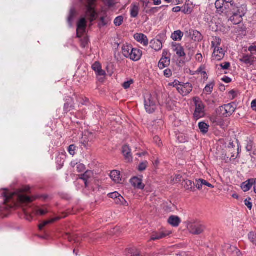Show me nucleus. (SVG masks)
Returning <instances> with one entry per match:
<instances>
[{
    "instance_id": "45",
    "label": "nucleus",
    "mask_w": 256,
    "mask_h": 256,
    "mask_svg": "<svg viewBox=\"0 0 256 256\" xmlns=\"http://www.w3.org/2000/svg\"><path fill=\"white\" fill-rule=\"evenodd\" d=\"M76 168L78 172H81L85 170L86 167L82 164H76Z\"/></svg>"
},
{
    "instance_id": "58",
    "label": "nucleus",
    "mask_w": 256,
    "mask_h": 256,
    "mask_svg": "<svg viewBox=\"0 0 256 256\" xmlns=\"http://www.w3.org/2000/svg\"><path fill=\"white\" fill-rule=\"evenodd\" d=\"M96 72L98 76H104L106 75V72L102 69V68Z\"/></svg>"
},
{
    "instance_id": "39",
    "label": "nucleus",
    "mask_w": 256,
    "mask_h": 256,
    "mask_svg": "<svg viewBox=\"0 0 256 256\" xmlns=\"http://www.w3.org/2000/svg\"><path fill=\"white\" fill-rule=\"evenodd\" d=\"M64 110L66 112H68L74 109V106L72 104L71 102H66L64 104Z\"/></svg>"
},
{
    "instance_id": "26",
    "label": "nucleus",
    "mask_w": 256,
    "mask_h": 256,
    "mask_svg": "<svg viewBox=\"0 0 256 256\" xmlns=\"http://www.w3.org/2000/svg\"><path fill=\"white\" fill-rule=\"evenodd\" d=\"M60 219V217H56L50 220L44 221L38 226L39 230H42L44 227L45 226H47L48 224H52Z\"/></svg>"
},
{
    "instance_id": "14",
    "label": "nucleus",
    "mask_w": 256,
    "mask_h": 256,
    "mask_svg": "<svg viewBox=\"0 0 256 256\" xmlns=\"http://www.w3.org/2000/svg\"><path fill=\"white\" fill-rule=\"evenodd\" d=\"M134 39L138 42H140L144 46H147L148 40L146 36L142 34H136L134 35Z\"/></svg>"
},
{
    "instance_id": "3",
    "label": "nucleus",
    "mask_w": 256,
    "mask_h": 256,
    "mask_svg": "<svg viewBox=\"0 0 256 256\" xmlns=\"http://www.w3.org/2000/svg\"><path fill=\"white\" fill-rule=\"evenodd\" d=\"M215 6L218 14H224L227 17L230 16L233 11L238 8L233 4H224L223 0H217L215 2Z\"/></svg>"
},
{
    "instance_id": "35",
    "label": "nucleus",
    "mask_w": 256,
    "mask_h": 256,
    "mask_svg": "<svg viewBox=\"0 0 256 256\" xmlns=\"http://www.w3.org/2000/svg\"><path fill=\"white\" fill-rule=\"evenodd\" d=\"M140 252L135 248H130L128 250L126 256H140Z\"/></svg>"
},
{
    "instance_id": "15",
    "label": "nucleus",
    "mask_w": 256,
    "mask_h": 256,
    "mask_svg": "<svg viewBox=\"0 0 256 256\" xmlns=\"http://www.w3.org/2000/svg\"><path fill=\"white\" fill-rule=\"evenodd\" d=\"M122 152L126 160L128 162H130L132 161V156L130 150L128 146L124 145L122 146Z\"/></svg>"
},
{
    "instance_id": "25",
    "label": "nucleus",
    "mask_w": 256,
    "mask_h": 256,
    "mask_svg": "<svg viewBox=\"0 0 256 256\" xmlns=\"http://www.w3.org/2000/svg\"><path fill=\"white\" fill-rule=\"evenodd\" d=\"M120 176V172L116 170L112 171L110 174V177L112 180L116 183H119L121 181Z\"/></svg>"
},
{
    "instance_id": "23",
    "label": "nucleus",
    "mask_w": 256,
    "mask_h": 256,
    "mask_svg": "<svg viewBox=\"0 0 256 256\" xmlns=\"http://www.w3.org/2000/svg\"><path fill=\"white\" fill-rule=\"evenodd\" d=\"M151 48L156 51L160 50L162 48V42L158 40H152L150 42Z\"/></svg>"
},
{
    "instance_id": "47",
    "label": "nucleus",
    "mask_w": 256,
    "mask_h": 256,
    "mask_svg": "<svg viewBox=\"0 0 256 256\" xmlns=\"http://www.w3.org/2000/svg\"><path fill=\"white\" fill-rule=\"evenodd\" d=\"M102 68L100 64L98 62H95L92 66V69L95 72H96L99 69H100Z\"/></svg>"
},
{
    "instance_id": "29",
    "label": "nucleus",
    "mask_w": 256,
    "mask_h": 256,
    "mask_svg": "<svg viewBox=\"0 0 256 256\" xmlns=\"http://www.w3.org/2000/svg\"><path fill=\"white\" fill-rule=\"evenodd\" d=\"M240 61L247 64L252 65L254 60L251 56L246 55L240 59Z\"/></svg>"
},
{
    "instance_id": "21",
    "label": "nucleus",
    "mask_w": 256,
    "mask_h": 256,
    "mask_svg": "<svg viewBox=\"0 0 256 256\" xmlns=\"http://www.w3.org/2000/svg\"><path fill=\"white\" fill-rule=\"evenodd\" d=\"M93 175L92 171L87 170L84 174L80 175V178L84 182L85 186H88V180L91 178Z\"/></svg>"
},
{
    "instance_id": "22",
    "label": "nucleus",
    "mask_w": 256,
    "mask_h": 256,
    "mask_svg": "<svg viewBox=\"0 0 256 256\" xmlns=\"http://www.w3.org/2000/svg\"><path fill=\"white\" fill-rule=\"evenodd\" d=\"M170 234L164 232H154L150 237V240H158L161 239L162 238H164L166 237V236H168Z\"/></svg>"
},
{
    "instance_id": "46",
    "label": "nucleus",
    "mask_w": 256,
    "mask_h": 256,
    "mask_svg": "<svg viewBox=\"0 0 256 256\" xmlns=\"http://www.w3.org/2000/svg\"><path fill=\"white\" fill-rule=\"evenodd\" d=\"M147 166L148 162L146 161L141 162L138 166V170L140 172L144 171L146 169Z\"/></svg>"
},
{
    "instance_id": "27",
    "label": "nucleus",
    "mask_w": 256,
    "mask_h": 256,
    "mask_svg": "<svg viewBox=\"0 0 256 256\" xmlns=\"http://www.w3.org/2000/svg\"><path fill=\"white\" fill-rule=\"evenodd\" d=\"M184 180V184H183V185L186 189L188 190H190L192 192L194 191L195 184L193 182L188 180Z\"/></svg>"
},
{
    "instance_id": "41",
    "label": "nucleus",
    "mask_w": 256,
    "mask_h": 256,
    "mask_svg": "<svg viewBox=\"0 0 256 256\" xmlns=\"http://www.w3.org/2000/svg\"><path fill=\"white\" fill-rule=\"evenodd\" d=\"M100 23L99 24L100 26H106L110 22L108 18L102 16L100 18Z\"/></svg>"
},
{
    "instance_id": "9",
    "label": "nucleus",
    "mask_w": 256,
    "mask_h": 256,
    "mask_svg": "<svg viewBox=\"0 0 256 256\" xmlns=\"http://www.w3.org/2000/svg\"><path fill=\"white\" fill-rule=\"evenodd\" d=\"M81 2L85 4L86 8V13L90 16V22L94 21L96 18V14L92 6L96 0H80Z\"/></svg>"
},
{
    "instance_id": "19",
    "label": "nucleus",
    "mask_w": 256,
    "mask_h": 256,
    "mask_svg": "<svg viewBox=\"0 0 256 256\" xmlns=\"http://www.w3.org/2000/svg\"><path fill=\"white\" fill-rule=\"evenodd\" d=\"M170 58H162L158 64V67L162 70L170 66Z\"/></svg>"
},
{
    "instance_id": "61",
    "label": "nucleus",
    "mask_w": 256,
    "mask_h": 256,
    "mask_svg": "<svg viewBox=\"0 0 256 256\" xmlns=\"http://www.w3.org/2000/svg\"><path fill=\"white\" fill-rule=\"evenodd\" d=\"M196 60L199 62H201L202 60V56L201 54H198L196 56Z\"/></svg>"
},
{
    "instance_id": "42",
    "label": "nucleus",
    "mask_w": 256,
    "mask_h": 256,
    "mask_svg": "<svg viewBox=\"0 0 256 256\" xmlns=\"http://www.w3.org/2000/svg\"><path fill=\"white\" fill-rule=\"evenodd\" d=\"M124 20V18L122 16H118L116 17L114 20V24L116 26H120Z\"/></svg>"
},
{
    "instance_id": "33",
    "label": "nucleus",
    "mask_w": 256,
    "mask_h": 256,
    "mask_svg": "<svg viewBox=\"0 0 256 256\" xmlns=\"http://www.w3.org/2000/svg\"><path fill=\"white\" fill-rule=\"evenodd\" d=\"M76 14V11L74 8H71L69 16L68 18V22L70 25H72L74 18Z\"/></svg>"
},
{
    "instance_id": "44",
    "label": "nucleus",
    "mask_w": 256,
    "mask_h": 256,
    "mask_svg": "<svg viewBox=\"0 0 256 256\" xmlns=\"http://www.w3.org/2000/svg\"><path fill=\"white\" fill-rule=\"evenodd\" d=\"M182 12H184L185 14H190L192 12V10L189 6L188 5H184V6L182 7Z\"/></svg>"
},
{
    "instance_id": "8",
    "label": "nucleus",
    "mask_w": 256,
    "mask_h": 256,
    "mask_svg": "<svg viewBox=\"0 0 256 256\" xmlns=\"http://www.w3.org/2000/svg\"><path fill=\"white\" fill-rule=\"evenodd\" d=\"M236 109V105L234 103H230L219 107L218 111L222 116L226 118L231 116Z\"/></svg>"
},
{
    "instance_id": "20",
    "label": "nucleus",
    "mask_w": 256,
    "mask_h": 256,
    "mask_svg": "<svg viewBox=\"0 0 256 256\" xmlns=\"http://www.w3.org/2000/svg\"><path fill=\"white\" fill-rule=\"evenodd\" d=\"M172 48L174 51L176 52V54L180 57L185 56L186 54L184 48L179 44H173Z\"/></svg>"
},
{
    "instance_id": "59",
    "label": "nucleus",
    "mask_w": 256,
    "mask_h": 256,
    "mask_svg": "<svg viewBox=\"0 0 256 256\" xmlns=\"http://www.w3.org/2000/svg\"><path fill=\"white\" fill-rule=\"evenodd\" d=\"M182 176L180 174L176 175L174 179V180L176 182H180L182 180Z\"/></svg>"
},
{
    "instance_id": "5",
    "label": "nucleus",
    "mask_w": 256,
    "mask_h": 256,
    "mask_svg": "<svg viewBox=\"0 0 256 256\" xmlns=\"http://www.w3.org/2000/svg\"><path fill=\"white\" fill-rule=\"evenodd\" d=\"M187 228L190 234L199 235L204 232L205 226L198 220H192L187 222Z\"/></svg>"
},
{
    "instance_id": "11",
    "label": "nucleus",
    "mask_w": 256,
    "mask_h": 256,
    "mask_svg": "<svg viewBox=\"0 0 256 256\" xmlns=\"http://www.w3.org/2000/svg\"><path fill=\"white\" fill-rule=\"evenodd\" d=\"M192 85L190 83H186L182 85H180L177 88L178 92L183 96L189 94L192 91Z\"/></svg>"
},
{
    "instance_id": "55",
    "label": "nucleus",
    "mask_w": 256,
    "mask_h": 256,
    "mask_svg": "<svg viewBox=\"0 0 256 256\" xmlns=\"http://www.w3.org/2000/svg\"><path fill=\"white\" fill-rule=\"evenodd\" d=\"M230 63L226 62L220 64V67L224 70H228L230 67Z\"/></svg>"
},
{
    "instance_id": "34",
    "label": "nucleus",
    "mask_w": 256,
    "mask_h": 256,
    "mask_svg": "<svg viewBox=\"0 0 256 256\" xmlns=\"http://www.w3.org/2000/svg\"><path fill=\"white\" fill-rule=\"evenodd\" d=\"M216 54L218 55L217 56H214V52L212 54V58H214L216 60H221L224 58V55L222 48H220V50H218V52L216 53Z\"/></svg>"
},
{
    "instance_id": "18",
    "label": "nucleus",
    "mask_w": 256,
    "mask_h": 256,
    "mask_svg": "<svg viewBox=\"0 0 256 256\" xmlns=\"http://www.w3.org/2000/svg\"><path fill=\"white\" fill-rule=\"evenodd\" d=\"M86 20L85 18H82L80 20L77 24V35L78 36V32L82 31V32H84L85 29L86 28Z\"/></svg>"
},
{
    "instance_id": "36",
    "label": "nucleus",
    "mask_w": 256,
    "mask_h": 256,
    "mask_svg": "<svg viewBox=\"0 0 256 256\" xmlns=\"http://www.w3.org/2000/svg\"><path fill=\"white\" fill-rule=\"evenodd\" d=\"M114 202L117 204L120 205H128L126 201L124 199V198L120 194L118 197L114 200Z\"/></svg>"
},
{
    "instance_id": "64",
    "label": "nucleus",
    "mask_w": 256,
    "mask_h": 256,
    "mask_svg": "<svg viewBox=\"0 0 256 256\" xmlns=\"http://www.w3.org/2000/svg\"><path fill=\"white\" fill-rule=\"evenodd\" d=\"M248 50L250 51L251 52H256V46H250L248 48Z\"/></svg>"
},
{
    "instance_id": "38",
    "label": "nucleus",
    "mask_w": 256,
    "mask_h": 256,
    "mask_svg": "<svg viewBox=\"0 0 256 256\" xmlns=\"http://www.w3.org/2000/svg\"><path fill=\"white\" fill-rule=\"evenodd\" d=\"M214 86V82H211L206 86L204 90L206 92H208V94H211L212 92Z\"/></svg>"
},
{
    "instance_id": "32",
    "label": "nucleus",
    "mask_w": 256,
    "mask_h": 256,
    "mask_svg": "<svg viewBox=\"0 0 256 256\" xmlns=\"http://www.w3.org/2000/svg\"><path fill=\"white\" fill-rule=\"evenodd\" d=\"M248 238L250 242L256 246V231L250 232L248 234Z\"/></svg>"
},
{
    "instance_id": "49",
    "label": "nucleus",
    "mask_w": 256,
    "mask_h": 256,
    "mask_svg": "<svg viewBox=\"0 0 256 256\" xmlns=\"http://www.w3.org/2000/svg\"><path fill=\"white\" fill-rule=\"evenodd\" d=\"M120 194L117 192L108 194V196L112 198H113L114 200L120 196Z\"/></svg>"
},
{
    "instance_id": "56",
    "label": "nucleus",
    "mask_w": 256,
    "mask_h": 256,
    "mask_svg": "<svg viewBox=\"0 0 256 256\" xmlns=\"http://www.w3.org/2000/svg\"><path fill=\"white\" fill-rule=\"evenodd\" d=\"M196 188L200 190L202 188V186L204 185L203 184H202V182H200V179L196 180Z\"/></svg>"
},
{
    "instance_id": "60",
    "label": "nucleus",
    "mask_w": 256,
    "mask_h": 256,
    "mask_svg": "<svg viewBox=\"0 0 256 256\" xmlns=\"http://www.w3.org/2000/svg\"><path fill=\"white\" fill-rule=\"evenodd\" d=\"M222 80L226 83H230L232 82L231 78L226 76H225L224 78H223Z\"/></svg>"
},
{
    "instance_id": "4",
    "label": "nucleus",
    "mask_w": 256,
    "mask_h": 256,
    "mask_svg": "<svg viewBox=\"0 0 256 256\" xmlns=\"http://www.w3.org/2000/svg\"><path fill=\"white\" fill-rule=\"evenodd\" d=\"M158 104L157 98L156 94H146L144 95V108L149 114L153 113L156 108Z\"/></svg>"
},
{
    "instance_id": "57",
    "label": "nucleus",
    "mask_w": 256,
    "mask_h": 256,
    "mask_svg": "<svg viewBox=\"0 0 256 256\" xmlns=\"http://www.w3.org/2000/svg\"><path fill=\"white\" fill-rule=\"evenodd\" d=\"M200 182H202V184H203L204 186H207L208 187H210V188H214V186H212V184H210V183L208 182L207 181H206L200 178Z\"/></svg>"
},
{
    "instance_id": "7",
    "label": "nucleus",
    "mask_w": 256,
    "mask_h": 256,
    "mask_svg": "<svg viewBox=\"0 0 256 256\" xmlns=\"http://www.w3.org/2000/svg\"><path fill=\"white\" fill-rule=\"evenodd\" d=\"M193 100L196 107L194 118L195 120H198L205 115L204 106L202 102L197 98H194Z\"/></svg>"
},
{
    "instance_id": "2",
    "label": "nucleus",
    "mask_w": 256,
    "mask_h": 256,
    "mask_svg": "<svg viewBox=\"0 0 256 256\" xmlns=\"http://www.w3.org/2000/svg\"><path fill=\"white\" fill-rule=\"evenodd\" d=\"M122 54L124 57L136 62L140 60L142 56V52L138 49L133 48L128 44H124L122 47Z\"/></svg>"
},
{
    "instance_id": "63",
    "label": "nucleus",
    "mask_w": 256,
    "mask_h": 256,
    "mask_svg": "<svg viewBox=\"0 0 256 256\" xmlns=\"http://www.w3.org/2000/svg\"><path fill=\"white\" fill-rule=\"evenodd\" d=\"M251 107L253 110H256V100H254L252 102Z\"/></svg>"
},
{
    "instance_id": "12",
    "label": "nucleus",
    "mask_w": 256,
    "mask_h": 256,
    "mask_svg": "<svg viewBox=\"0 0 256 256\" xmlns=\"http://www.w3.org/2000/svg\"><path fill=\"white\" fill-rule=\"evenodd\" d=\"M188 36L195 42H200L202 40V34L198 30H190L189 32H186Z\"/></svg>"
},
{
    "instance_id": "51",
    "label": "nucleus",
    "mask_w": 256,
    "mask_h": 256,
    "mask_svg": "<svg viewBox=\"0 0 256 256\" xmlns=\"http://www.w3.org/2000/svg\"><path fill=\"white\" fill-rule=\"evenodd\" d=\"M63 236L64 239L68 240L69 242H71L73 240L76 242V240L74 237L68 233L65 234Z\"/></svg>"
},
{
    "instance_id": "28",
    "label": "nucleus",
    "mask_w": 256,
    "mask_h": 256,
    "mask_svg": "<svg viewBox=\"0 0 256 256\" xmlns=\"http://www.w3.org/2000/svg\"><path fill=\"white\" fill-rule=\"evenodd\" d=\"M184 36V33L180 30H176L172 34L171 38L175 41L180 40Z\"/></svg>"
},
{
    "instance_id": "6",
    "label": "nucleus",
    "mask_w": 256,
    "mask_h": 256,
    "mask_svg": "<svg viewBox=\"0 0 256 256\" xmlns=\"http://www.w3.org/2000/svg\"><path fill=\"white\" fill-rule=\"evenodd\" d=\"M246 14V10L242 7L237 8L233 12L232 14L227 17L228 20L231 21L234 24H238L242 21V17Z\"/></svg>"
},
{
    "instance_id": "37",
    "label": "nucleus",
    "mask_w": 256,
    "mask_h": 256,
    "mask_svg": "<svg viewBox=\"0 0 256 256\" xmlns=\"http://www.w3.org/2000/svg\"><path fill=\"white\" fill-rule=\"evenodd\" d=\"M34 212L36 215L44 216L48 212V210L46 209H41L38 208H35Z\"/></svg>"
},
{
    "instance_id": "16",
    "label": "nucleus",
    "mask_w": 256,
    "mask_h": 256,
    "mask_svg": "<svg viewBox=\"0 0 256 256\" xmlns=\"http://www.w3.org/2000/svg\"><path fill=\"white\" fill-rule=\"evenodd\" d=\"M130 183L132 186L142 190L144 185L142 183L141 179L138 177H134L130 180Z\"/></svg>"
},
{
    "instance_id": "1",
    "label": "nucleus",
    "mask_w": 256,
    "mask_h": 256,
    "mask_svg": "<svg viewBox=\"0 0 256 256\" xmlns=\"http://www.w3.org/2000/svg\"><path fill=\"white\" fill-rule=\"evenodd\" d=\"M3 195L4 198V202L0 207V212L10 210L16 206V202L28 204L34 200V198L24 194H17L14 193L4 192Z\"/></svg>"
},
{
    "instance_id": "53",
    "label": "nucleus",
    "mask_w": 256,
    "mask_h": 256,
    "mask_svg": "<svg viewBox=\"0 0 256 256\" xmlns=\"http://www.w3.org/2000/svg\"><path fill=\"white\" fill-rule=\"evenodd\" d=\"M251 200L250 198H249L248 200L246 199L244 200V204L250 210L252 208V203L250 202Z\"/></svg>"
},
{
    "instance_id": "17",
    "label": "nucleus",
    "mask_w": 256,
    "mask_h": 256,
    "mask_svg": "<svg viewBox=\"0 0 256 256\" xmlns=\"http://www.w3.org/2000/svg\"><path fill=\"white\" fill-rule=\"evenodd\" d=\"M168 222L174 227H178L181 222V220L178 216L172 215L169 217Z\"/></svg>"
},
{
    "instance_id": "52",
    "label": "nucleus",
    "mask_w": 256,
    "mask_h": 256,
    "mask_svg": "<svg viewBox=\"0 0 256 256\" xmlns=\"http://www.w3.org/2000/svg\"><path fill=\"white\" fill-rule=\"evenodd\" d=\"M164 74L166 77L170 78L172 76V72L170 69L167 68L164 70Z\"/></svg>"
},
{
    "instance_id": "13",
    "label": "nucleus",
    "mask_w": 256,
    "mask_h": 256,
    "mask_svg": "<svg viewBox=\"0 0 256 256\" xmlns=\"http://www.w3.org/2000/svg\"><path fill=\"white\" fill-rule=\"evenodd\" d=\"M256 182V179L254 178H250L244 182H242L241 184V188L243 190L244 192H246L248 191L252 186H254V184Z\"/></svg>"
},
{
    "instance_id": "48",
    "label": "nucleus",
    "mask_w": 256,
    "mask_h": 256,
    "mask_svg": "<svg viewBox=\"0 0 256 256\" xmlns=\"http://www.w3.org/2000/svg\"><path fill=\"white\" fill-rule=\"evenodd\" d=\"M86 136H84L83 138H82V144L85 147H87V146H91V141H86Z\"/></svg>"
},
{
    "instance_id": "50",
    "label": "nucleus",
    "mask_w": 256,
    "mask_h": 256,
    "mask_svg": "<svg viewBox=\"0 0 256 256\" xmlns=\"http://www.w3.org/2000/svg\"><path fill=\"white\" fill-rule=\"evenodd\" d=\"M134 83V80H130L127 82H125L122 84V86L125 89H127L129 88L132 84Z\"/></svg>"
},
{
    "instance_id": "62",
    "label": "nucleus",
    "mask_w": 256,
    "mask_h": 256,
    "mask_svg": "<svg viewBox=\"0 0 256 256\" xmlns=\"http://www.w3.org/2000/svg\"><path fill=\"white\" fill-rule=\"evenodd\" d=\"M182 8H181L180 6H176L172 8V11L174 12H178L182 10Z\"/></svg>"
},
{
    "instance_id": "43",
    "label": "nucleus",
    "mask_w": 256,
    "mask_h": 256,
    "mask_svg": "<svg viewBox=\"0 0 256 256\" xmlns=\"http://www.w3.org/2000/svg\"><path fill=\"white\" fill-rule=\"evenodd\" d=\"M76 146L74 144L70 145L68 148V152L70 155L74 156L76 154Z\"/></svg>"
},
{
    "instance_id": "10",
    "label": "nucleus",
    "mask_w": 256,
    "mask_h": 256,
    "mask_svg": "<svg viewBox=\"0 0 256 256\" xmlns=\"http://www.w3.org/2000/svg\"><path fill=\"white\" fill-rule=\"evenodd\" d=\"M237 149L236 148H234L232 143H230L228 146L226 154V158H224V160L226 162L231 160H234L236 158L235 154Z\"/></svg>"
},
{
    "instance_id": "24",
    "label": "nucleus",
    "mask_w": 256,
    "mask_h": 256,
    "mask_svg": "<svg viewBox=\"0 0 256 256\" xmlns=\"http://www.w3.org/2000/svg\"><path fill=\"white\" fill-rule=\"evenodd\" d=\"M221 44V40L219 38H216L214 41L212 42V47L214 48V56H217L218 55L216 53L220 50L219 46Z\"/></svg>"
},
{
    "instance_id": "30",
    "label": "nucleus",
    "mask_w": 256,
    "mask_h": 256,
    "mask_svg": "<svg viewBox=\"0 0 256 256\" xmlns=\"http://www.w3.org/2000/svg\"><path fill=\"white\" fill-rule=\"evenodd\" d=\"M198 128L203 134H206L208 130L209 126L204 122H200L198 124Z\"/></svg>"
},
{
    "instance_id": "31",
    "label": "nucleus",
    "mask_w": 256,
    "mask_h": 256,
    "mask_svg": "<svg viewBox=\"0 0 256 256\" xmlns=\"http://www.w3.org/2000/svg\"><path fill=\"white\" fill-rule=\"evenodd\" d=\"M139 12V7L136 5H133L130 10V16L132 18H136Z\"/></svg>"
},
{
    "instance_id": "54",
    "label": "nucleus",
    "mask_w": 256,
    "mask_h": 256,
    "mask_svg": "<svg viewBox=\"0 0 256 256\" xmlns=\"http://www.w3.org/2000/svg\"><path fill=\"white\" fill-rule=\"evenodd\" d=\"M154 142L159 146L160 147L162 144V143L161 142V140H160V138L158 136H155L154 138Z\"/></svg>"
},
{
    "instance_id": "40",
    "label": "nucleus",
    "mask_w": 256,
    "mask_h": 256,
    "mask_svg": "<svg viewBox=\"0 0 256 256\" xmlns=\"http://www.w3.org/2000/svg\"><path fill=\"white\" fill-rule=\"evenodd\" d=\"M168 7V6H160V8H150V10H146V13L148 14H154L156 12H157L160 8H161L163 7Z\"/></svg>"
}]
</instances>
